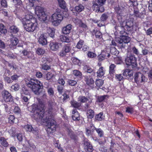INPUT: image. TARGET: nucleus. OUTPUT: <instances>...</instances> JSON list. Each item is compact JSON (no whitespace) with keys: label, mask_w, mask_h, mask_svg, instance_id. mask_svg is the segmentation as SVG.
I'll use <instances>...</instances> for the list:
<instances>
[{"label":"nucleus","mask_w":152,"mask_h":152,"mask_svg":"<svg viewBox=\"0 0 152 152\" xmlns=\"http://www.w3.org/2000/svg\"><path fill=\"white\" fill-rule=\"evenodd\" d=\"M115 78L118 81H120L124 79L122 74H118L115 75Z\"/></svg>","instance_id":"54"},{"label":"nucleus","mask_w":152,"mask_h":152,"mask_svg":"<svg viewBox=\"0 0 152 152\" xmlns=\"http://www.w3.org/2000/svg\"><path fill=\"white\" fill-rule=\"evenodd\" d=\"M45 49L39 48L37 49L36 53L39 55H42L45 53Z\"/></svg>","instance_id":"35"},{"label":"nucleus","mask_w":152,"mask_h":152,"mask_svg":"<svg viewBox=\"0 0 152 152\" xmlns=\"http://www.w3.org/2000/svg\"><path fill=\"white\" fill-rule=\"evenodd\" d=\"M22 53L24 56H26L28 58L32 57L33 55V53L30 52H28L27 50H24L22 51Z\"/></svg>","instance_id":"30"},{"label":"nucleus","mask_w":152,"mask_h":152,"mask_svg":"<svg viewBox=\"0 0 152 152\" xmlns=\"http://www.w3.org/2000/svg\"><path fill=\"white\" fill-rule=\"evenodd\" d=\"M52 61L51 58L49 57H43L41 59V61L44 63L43 64H47L51 62Z\"/></svg>","instance_id":"23"},{"label":"nucleus","mask_w":152,"mask_h":152,"mask_svg":"<svg viewBox=\"0 0 152 152\" xmlns=\"http://www.w3.org/2000/svg\"><path fill=\"white\" fill-rule=\"evenodd\" d=\"M20 93L23 96V95H26L28 94H29V92L28 90L25 87H23L21 89Z\"/></svg>","instance_id":"42"},{"label":"nucleus","mask_w":152,"mask_h":152,"mask_svg":"<svg viewBox=\"0 0 152 152\" xmlns=\"http://www.w3.org/2000/svg\"><path fill=\"white\" fill-rule=\"evenodd\" d=\"M63 19V17L60 12H56L52 15L50 19L52 24L54 26H57L61 23Z\"/></svg>","instance_id":"4"},{"label":"nucleus","mask_w":152,"mask_h":152,"mask_svg":"<svg viewBox=\"0 0 152 152\" xmlns=\"http://www.w3.org/2000/svg\"><path fill=\"white\" fill-rule=\"evenodd\" d=\"M118 46L120 48H124L126 44L129 43L130 40V38L127 36H123L118 40Z\"/></svg>","instance_id":"8"},{"label":"nucleus","mask_w":152,"mask_h":152,"mask_svg":"<svg viewBox=\"0 0 152 152\" xmlns=\"http://www.w3.org/2000/svg\"><path fill=\"white\" fill-rule=\"evenodd\" d=\"M1 6L3 7L6 8L7 7V3L6 1L5 0L1 1Z\"/></svg>","instance_id":"62"},{"label":"nucleus","mask_w":152,"mask_h":152,"mask_svg":"<svg viewBox=\"0 0 152 152\" xmlns=\"http://www.w3.org/2000/svg\"><path fill=\"white\" fill-rule=\"evenodd\" d=\"M121 26L115 27V28L120 31L121 33L123 31L124 32L125 31H129L133 28V22L130 20H126V21L121 22L120 23Z\"/></svg>","instance_id":"3"},{"label":"nucleus","mask_w":152,"mask_h":152,"mask_svg":"<svg viewBox=\"0 0 152 152\" xmlns=\"http://www.w3.org/2000/svg\"><path fill=\"white\" fill-rule=\"evenodd\" d=\"M20 88L19 85L17 84H15L14 85L12 86L11 87V90L12 91H16L18 90Z\"/></svg>","instance_id":"46"},{"label":"nucleus","mask_w":152,"mask_h":152,"mask_svg":"<svg viewBox=\"0 0 152 152\" xmlns=\"http://www.w3.org/2000/svg\"><path fill=\"white\" fill-rule=\"evenodd\" d=\"M69 92L70 91H67L65 92V93L63 95V96L64 97L63 99L64 100H66L69 98V96L68 94L69 93Z\"/></svg>","instance_id":"55"},{"label":"nucleus","mask_w":152,"mask_h":152,"mask_svg":"<svg viewBox=\"0 0 152 152\" xmlns=\"http://www.w3.org/2000/svg\"><path fill=\"white\" fill-rule=\"evenodd\" d=\"M85 81L88 85L93 84L94 83V81L90 76H86L85 77Z\"/></svg>","instance_id":"24"},{"label":"nucleus","mask_w":152,"mask_h":152,"mask_svg":"<svg viewBox=\"0 0 152 152\" xmlns=\"http://www.w3.org/2000/svg\"><path fill=\"white\" fill-rule=\"evenodd\" d=\"M94 112L92 110H89L87 111V117L89 118H92L94 115Z\"/></svg>","instance_id":"32"},{"label":"nucleus","mask_w":152,"mask_h":152,"mask_svg":"<svg viewBox=\"0 0 152 152\" xmlns=\"http://www.w3.org/2000/svg\"><path fill=\"white\" fill-rule=\"evenodd\" d=\"M130 14L134 15L136 17L140 18H142V14L139 12L138 9L136 6L133 7V13L132 14L130 12Z\"/></svg>","instance_id":"14"},{"label":"nucleus","mask_w":152,"mask_h":152,"mask_svg":"<svg viewBox=\"0 0 152 152\" xmlns=\"http://www.w3.org/2000/svg\"><path fill=\"white\" fill-rule=\"evenodd\" d=\"M10 95V94L6 90H4L2 92V95L4 99H6V97L8 96V95L9 96Z\"/></svg>","instance_id":"48"},{"label":"nucleus","mask_w":152,"mask_h":152,"mask_svg":"<svg viewBox=\"0 0 152 152\" xmlns=\"http://www.w3.org/2000/svg\"><path fill=\"white\" fill-rule=\"evenodd\" d=\"M85 145V149L88 152H92L93 151V148L92 146L90 143L87 141V139L84 140V143Z\"/></svg>","instance_id":"17"},{"label":"nucleus","mask_w":152,"mask_h":152,"mask_svg":"<svg viewBox=\"0 0 152 152\" xmlns=\"http://www.w3.org/2000/svg\"><path fill=\"white\" fill-rule=\"evenodd\" d=\"M115 66L113 64H112L109 67V73L111 75H113L115 72L114 70V68H115Z\"/></svg>","instance_id":"40"},{"label":"nucleus","mask_w":152,"mask_h":152,"mask_svg":"<svg viewBox=\"0 0 152 152\" xmlns=\"http://www.w3.org/2000/svg\"><path fill=\"white\" fill-rule=\"evenodd\" d=\"M60 39L61 41L63 42H65L68 43L70 42L71 41V39L68 37L62 35L60 36Z\"/></svg>","instance_id":"25"},{"label":"nucleus","mask_w":152,"mask_h":152,"mask_svg":"<svg viewBox=\"0 0 152 152\" xmlns=\"http://www.w3.org/2000/svg\"><path fill=\"white\" fill-rule=\"evenodd\" d=\"M35 14L41 21H45L47 19V16L44 12L43 9L40 6H37L35 9Z\"/></svg>","instance_id":"5"},{"label":"nucleus","mask_w":152,"mask_h":152,"mask_svg":"<svg viewBox=\"0 0 152 152\" xmlns=\"http://www.w3.org/2000/svg\"><path fill=\"white\" fill-rule=\"evenodd\" d=\"M123 75L128 78L133 77V72L132 70L126 69L124 70L123 73Z\"/></svg>","instance_id":"16"},{"label":"nucleus","mask_w":152,"mask_h":152,"mask_svg":"<svg viewBox=\"0 0 152 152\" xmlns=\"http://www.w3.org/2000/svg\"><path fill=\"white\" fill-rule=\"evenodd\" d=\"M134 80L137 84L144 82L145 80V77L141 73L136 72L134 75Z\"/></svg>","instance_id":"10"},{"label":"nucleus","mask_w":152,"mask_h":152,"mask_svg":"<svg viewBox=\"0 0 152 152\" xmlns=\"http://www.w3.org/2000/svg\"><path fill=\"white\" fill-rule=\"evenodd\" d=\"M84 44V41L82 40H80L77 43L76 47L78 49H80Z\"/></svg>","instance_id":"53"},{"label":"nucleus","mask_w":152,"mask_h":152,"mask_svg":"<svg viewBox=\"0 0 152 152\" xmlns=\"http://www.w3.org/2000/svg\"><path fill=\"white\" fill-rule=\"evenodd\" d=\"M23 25L25 29L28 32H33L38 28L36 20Z\"/></svg>","instance_id":"6"},{"label":"nucleus","mask_w":152,"mask_h":152,"mask_svg":"<svg viewBox=\"0 0 152 152\" xmlns=\"http://www.w3.org/2000/svg\"><path fill=\"white\" fill-rule=\"evenodd\" d=\"M60 7L62 9L66 7L65 2L64 0H58Z\"/></svg>","instance_id":"43"},{"label":"nucleus","mask_w":152,"mask_h":152,"mask_svg":"<svg viewBox=\"0 0 152 152\" xmlns=\"http://www.w3.org/2000/svg\"><path fill=\"white\" fill-rule=\"evenodd\" d=\"M47 92L48 94L50 96H52L54 94L53 89L52 87H50L48 89Z\"/></svg>","instance_id":"51"},{"label":"nucleus","mask_w":152,"mask_h":152,"mask_svg":"<svg viewBox=\"0 0 152 152\" xmlns=\"http://www.w3.org/2000/svg\"><path fill=\"white\" fill-rule=\"evenodd\" d=\"M23 127L27 131H32L33 133L35 134L36 135L37 134V132L33 129V128L31 125L27 124L24 126Z\"/></svg>","instance_id":"26"},{"label":"nucleus","mask_w":152,"mask_h":152,"mask_svg":"<svg viewBox=\"0 0 152 152\" xmlns=\"http://www.w3.org/2000/svg\"><path fill=\"white\" fill-rule=\"evenodd\" d=\"M95 84L98 87L101 86L103 84V80L101 79H97L95 82Z\"/></svg>","instance_id":"44"},{"label":"nucleus","mask_w":152,"mask_h":152,"mask_svg":"<svg viewBox=\"0 0 152 152\" xmlns=\"http://www.w3.org/2000/svg\"><path fill=\"white\" fill-rule=\"evenodd\" d=\"M105 70L103 67H100L96 72L97 77H99L103 76L105 73Z\"/></svg>","instance_id":"20"},{"label":"nucleus","mask_w":152,"mask_h":152,"mask_svg":"<svg viewBox=\"0 0 152 152\" xmlns=\"http://www.w3.org/2000/svg\"><path fill=\"white\" fill-rule=\"evenodd\" d=\"M38 42L40 44L42 45H45L47 44V40L44 37V34H42L40 35Z\"/></svg>","instance_id":"21"},{"label":"nucleus","mask_w":152,"mask_h":152,"mask_svg":"<svg viewBox=\"0 0 152 152\" xmlns=\"http://www.w3.org/2000/svg\"><path fill=\"white\" fill-rule=\"evenodd\" d=\"M16 137L18 140L20 142L22 141L24 137L22 134L20 133L18 134L16 136Z\"/></svg>","instance_id":"60"},{"label":"nucleus","mask_w":152,"mask_h":152,"mask_svg":"<svg viewBox=\"0 0 152 152\" xmlns=\"http://www.w3.org/2000/svg\"><path fill=\"white\" fill-rule=\"evenodd\" d=\"M104 118V116L102 113H100L96 115L95 116V119L97 121H101Z\"/></svg>","instance_id":"33"},{"label":"nucleus","mask_w":152,"mask_h":152,"mask_svg":"<svg viewBox=\"0 0 152 152\" xmlns=\"http://www.w3.org/2000/svg\"><path fill=\"white\" fill-rule=\"evenodd\" d=\"M0 143L4 147H7L9 144L7 141V139L4 137H0Z\"/></svg>","instance_id":"28"},{"label":"nucleus","mask_w":152,"mask_h":152,"mask_svg":"<svg viewBox=\"0 0 152 152\" xmlns=\"http://www.w3.org/2000/svg\"><path fill=\"white\" fill-rule=\"evenodd\" d=\"M10 31L11 33H16L19 31L18 28L15 26H11L10 28Z\"/></svg>","instance_id":"37"},{"label":"nucleus","mask_w":152,"mask_h":152,"mask_svg":"<svg viewBox=\"0 0 152 152\" xmlns=\"http://www.w3.org/2000/svg\"><path fill=\"white\" fill-rule=\"evenodd\" d=\"M72 105L75 108H78L80 106V104L75 101H73L71 102Z\"/></svg>","instance_id":"41"},{"label":"nucleus","mask_w":152,"mask_h":152,"mask_svg":"<svg viewBox=\"0 0 152 152\" xmlns=\"http://www.w3.org/2000/svg\"><path fill=\"white\" fill-rule=\"evenodd\" d=\"M9 122L11 124L14 123L15 119L13 115H10L8 117Z\"/></svg>","instance_id":"47"},{"label":"nucleus","mask_w":152,"mask_h":152,"mask_svg":"<svg viewBox=\"0 0 152 152\" xmlns=\"http://www.w3.org/2000/svg\"><path fill=\"white\" fill-rule=\"evenodd\" d=\"M73 74L76 77H80L81 76V73L77 70H75L73 71Z\"/></svg>","instance_id":"49"},{"label":"nucleus","mask_w":152,"mask_h":152,"mask_svg":"<svg viewBox=\"0 0 152 152\" xmlns=\"http://www.w3.org/2000/svg\"><path fill=\"white\" fill-rule=\"evenodd\" d=\"M53 74L51 73L48 72L46 75V78L48 80L51 79L53 77Z\"/></svg>","instance_id":"61"},{"label":"nucleus","mask_w":152,"mask_h":152,"mask_svg":"<svg viewBox=\"0 0 152 152\" xmlns=\"http://www.w3.org/2000/svg\"><path fill=\"white\" fill-rule=\"evenodd\" d=\"M11 43L10 45L13 46H15L17 45L18 42V39L16 37H12L10 39Z\"/></svg>","instance_id":"29"},{"label":"nucleus","mask_w":152,"mask_h":152,"mask_svg":"<svg viewBox=\"0 0 152 152\" xmlns=\"http://www.w3.org/2000/svg\"><path fill=\"white\" fill-rule=\"evenodd\" d=\"M115 63L117 64H121L122 62L121 59L120 58L117 57L115 59Z\"/></svg>","instance_id":"64"},{"label":"nucleus","mask_w":152,"mask_h":152,"mask_svg":"<svg viewBox=\"0 0 152 152\" xmlns=\"http://www.w3.org/2000/svg\"><path fill=\"white\" fill-rule=\"evenodd\" d=\"M42 68L44 70H48L50 69V67L47 64H42Z\"/></svg>","instance_id":"58"},{"label":"nucleus","mask_w":152,"mask_h":152,"mask_svg":"<svg viewBox=\"0 0 152 152\" xmlns=\"http://www.w3.org/2000/svg\"><path fill=\"white\" fill-rule=\"evenodd\" d=\"M0 32L3 34H5L7 33V30L6 27L2 23L0 24Z\"/></svg>","instance_id":"38"},{"label":"nucleus","mask_w":152,"mask_h":152,"mask_svg":"<svg viewBox=\"0 0 152 152\" xmlns=\"http://www.w3.org/2000/svg\"><path fill=\"white\" fill-rule=\"evenodd\" d=\"M93 33L95 34L96 38L100 39L102 37V34L99 31L94 29L93 30Z\"/></svg>","instance_id":"36"},{"label":"nucleus","mask_w":152,"mask_h":152,"mask_svg":"<svg viewBox=\"0 0 152 152\" xmlns=\"http://www.w3.org/2000/svg\"><path fill=\"white\" fill-rule=\"evenodd\" d=\"M106 96H107L106 95H104L99 96L98 98L97 101L99 102H102L104 100L106 97Z\"/></svg>","instance_id":"63"},{"label":"nucleus","mask_w":152,"mask_h":152,"mask_svg":"<svg viewBox=\"0 0 152 152\" xmlns=\"http://www.w3.org/2000/svg\"><path fill=\"white\" fill-rule=\"evenodd\" d=\"M115 10L116 12L118 15L121 14L124 11V9L122 7H116Z\"/></svg>","instance_id":"31"},{"label":"nucleus","mask_w":152,"mask_h":152,"mask_svg":"<svg viewBox=\"0 0 152 152\" xmlns=\"http://www.w3.org/2000/svg\"><path fill=\"white\" fill-rule=\"evenodd\" d=\"M22 145L25 147L26 148H29L30 149H34L35 148V146L33 144H31L29 142L28 140L25 141V144L22 143Z\"/></svg>","instance_id":"27"},{"label":"nucleus","mask_w":152,"mask_h":152,"mask_svg":"<svg viewBox=\"0 0 152 152\" xmlns=\"http://www.w3.org/2000/svg\"><path fill=\"white\" fill-rule=\"evenodd\" d=\"M105 1L106 0H96L93 2L92 7L94 10L97 11L100 5L104 4Z\"/></svg>","instance_id":"12"},{"label":"nucleus","mask_w":152,"mask_h":152,"mask_svg":"<svg viewBox=\"0 0 152 152\" xmlns=\"http://www.w3.org/2000/svg\"><path fill=\"white\" fill-rule=\"evenodd\" d=\"M73 63L75 64L79 65L80 64V61L78 58H72Z\"/></svg>","instance_id":"56"},{"label":"nucleus","mask_w":152,"mask_h":152,"mask_svg":"<svg viewBox=\"0 0 152 152\" xmlns=\"http://www.w3.org/2000/svg\"><path fill=\"white\" fill-rule=\"evenodd\" d=\"M72 28V26L71 24H68L66 26L63 27L62 30L63 34H67L70 32Z\"/></svg>","instance_id":"15"},{"label":"nucleus","mask_w":152,"mask_h":152,"mask_svg":"<svg viewBox=\"0 0 152 152\" xmlns=\"http://www.w3.org/2000/svg\"><path fill=\"white\" fill-rule=\"evenodd\" d=\"M84 6L82 4H79L78 6H76L74 9L78 12L82 11L84 9Z\"/></svg>","instance_id":"34"},{"label":"nucleus","mask_w":152,"mask_h":152,"mask_svg":"<svg viewBox=\"0 0 152 152\" xmlns=\"http://www.w3.org/2000/svg\"><path fill=\"white\" fill-rule=\"evenodd\" d=\"M93 21L95 23H97V26L99 27H101L104 26V23L103 21L102 20H94Z\"/></svg>","instance_id":"52"},{"label":"nucleus","mask_w":152,"mask_h":152,"mask_svg":"<svg viewBox=\"0 0 152 152\" xmlns=\"http://www.w3.org/2000/svg\"><path fill=\"white\" fill-rule=\"evenodd\" d=\"M56 103L54 101L48 102L49 108L48 111L44 112L45 104L42 101L38 104H33L28 108V110L33 113L32 117L37 121H41L47 124L46 130L48 133L55 132L56 129V121L52 119V115L55 111Z\"/></svg>","instance_id":"1"},{"label":"nucleus","mask_w":152,"mask_h":152,"mask_svg":"<svg viewBox=\"0 0 152 152\" xmlns=\"http://www.w3.org/2000/svg\"><path fill=\"white\" fill-rule=\"evenodd\" d=\"M27 86L31 88L36 94H39V91L43 88V84L39 81L34 79H31L26 83Z\"/></svg>","instance_id":"2"},{"label":"nucleus","mask_w":152,"mask_h":152,"mask_svg":"<svg viewBox=\"0 0 152 152\" xmlns=\"http://www.w3.org/2000/svg\"><path fill=\"white\" fill-rule=\"evenodd\" d=\"M92 99L91 98H88L85 96H79L78 98L79 101L82 102H86L87 101H88V103H91L92 102Z\"/></svg>","instance_id":"18"},{"label":"nucleus","mask_w":152,"mask_h":152,"mask_svg":"<svg viewBox=\"0 0 152 152\" xmlns=\"http://www.w3.org/2000/svg\"><path fill=\"white\" fill-rule=\"evenodd\" d=\"M136 58L133 55L130 54L126 58L125 62L127 65H132L133 66H136Z\"/></svg>","instance_id":"9"},{"label":"nucleus","mask_w":152,"mask_h":152,"mask_svg":"<svg viewBox=\"0 0 152 152\" xmlns=\"http://www.w3.org/2000/svg\"><path fill=\"white\" fill-rule=\"evenodd\" d=\"M6 99H4L5 102H12L13 100V99L12 96L10 95L6 97Z\"/></svg>","instance_id":"59"},{"label":"nucleus","mask_w":152,"mask_h":152,"mask_svg":"<svg viewBox=\"0 0 152 152\" xmlns=\"http://www.w3.org/2000/svg\"><path fill=\"white\" fill-rule=\"evenodd\" d=\"M96 130L100 137H101L103 136L104 132L100 128L96 129Z\"/></svg>","instance_id":"50"},{"label":"nucleus","mask_w":152,"mask_h":152,"mask_svg":"<svg viewBox=\"0 0 152 152\" xmlns=\"http://www.w3.org/2000/svg\"><path fill=\"white\" fill-rule=\"evenodd\" d=\"M47 31L48 35L51 37L53 38L54 37L55 30L53 28L47 27Z\"/></svg>","instance_id":"22"},{"label":"nucleus","mask_w":152,"mask_h":152,"mask_svg":"<svg viewBox=\"0 0 152 152\" xmlns=\"http://www.w3.org/2000/svg\"><path fill=\"white\" fill-rule=\"evenodd\" d=\"M71 49V47L69 45H66L63 47L58 55L61 57L65 56L67 53L70 51Z\"/></svg>","instance_id":"11"},{"label":"nucleus","mask_w":152,"mask_h":152,"mask_svg":"<svg viewBox=\"0 0 152 152\" xmlns=\"http://www.w3.org/2000/svg\"><path fill=\"white\" fill-rule=\"evenodd\" d=\"M50 50L53 51H58L60 47L59 44L56 42H50L49 44Z\"/></svg>","instance_id":"13"},{"label":"nucleus","mask_w":152,"mask_h":152,"mask_svg":"<svg viewBox=\"0 0 152 152\" xmlns=\"http://www.w3.org/2000/svg\"><path fill=\"white\" fill-rule=\"evenodd\" d=\"M108 18V15L106 13H104L101 16V20L102 21H104L106 20Z\"/></svg>","instance_id":"57"},{"label":"nucleus","mask_w":152,"mask_h":152,"mask_svg":"<svg viewBox=\"0 0 152 152\" xmlns=\"http://www.w3.org/2000/svg\"><path fill=\"white\" fill-rule=\"evenodd\" d=\"M67 82L69 85L72 86H75L77 83L76 81L70 79H69Z\"/></svg>","instance_id":"45"},{"label":"nucleus","mask_w":152,"mask_h":152,"mask_svg":"<svg viewBox=\"0 0 152 152\" xmlns=\"http://www.w3.org/2000/svg\"><path fill=\"white\" fill-rule=\"evenodd\" d=\"M79 114L76 109L74 110L72 112V118L74 120L78 121L80 120Z\"/></svg>","instance_id":"19"},{"label":"nucleus","mask_w":152,"mask_h":152,"mask_svg":"<svg viewBox=\"0 0 152 152\" xmlns=\"http://www.w3.org/2000/svg\"><path fill=\"white\" fill-rule=\"evenodd\" d=\"M110 52L113 55H116L118 54L119 52L115 47H111L110 49Z\"/></svg>","instance_id":"39"},{"label":"nucleus","mask_w":152,"mask_h":152,"mask_svg":"<svg viewBox=\"0 0 152 152\" xmlns=\"http://www.w3.org/2000/svg\"><path fill=\"white\" fill-rule=\"evenodd\" d=\"M20 19L23 24H25L36 20V19L33 17L32 13L29 11L26 12L25 15L20 18Z\"/></svg>","instance_id":"7"}]
</instances>
